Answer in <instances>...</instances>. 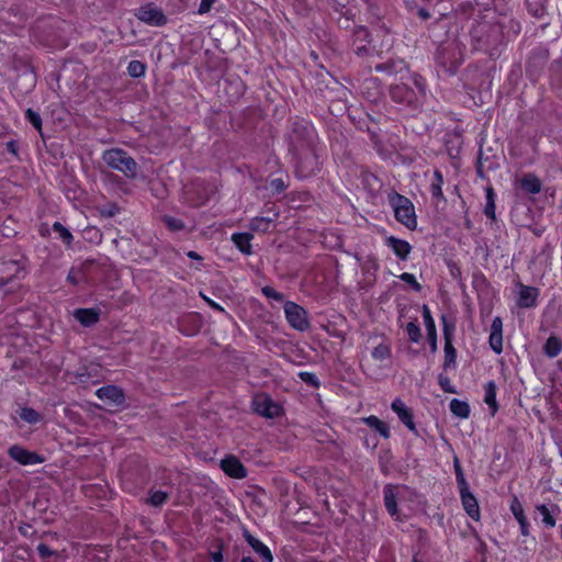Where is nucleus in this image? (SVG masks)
<instances>
[{"instance_id": "1", "label": "nucleus", "mask_w": 562, "mask_h": 562, "mask_svg": "<svg viewBox=\"0 0 562 562\" xmlns=\"http://www.w3.org/2000/svg\"><path fill=\"white\" fill-rule=\"evenodd\" d=\"M289 151L296 164V173L301 178H307L319 169V138L314 125L295 116L289 121L285 135Z\"/></svg>"}, {"instance_id": "2", "label": "nucleus", "mask_w": 562, "mask_h": 562, "mask_svg": "<svg viewBox=\"0 0 562 562\" xmlns=\"http://www.w3.org/2000/svg\"><path fill=\"white\" fill-rule=\"evenodd\" d=\"M470 36L475 50L486 52L491 56L499 46L505 45L504 25L496 21H477L472 25Z\"/></svg>"}, {"instance_id": "3", "label": "nucleus", "mask_w": 562, "mask_h": 562, "mask_svg": "<svg viewBox=\"0 0 562 562\" xmlns=\"http://www.w3.org/2000/svg\"><path fill=\"white\" fill-rule=\"evenodd\" d=\"M435 59L443 74L448 76L454 75L462 63L458 43L456 41L441 43L436 49Z\"/></svg>"}, {"instance_id": "4", "label": "nucleus", "mask_w": 562, "mask_h": 562, "mask_svg": "<svg viewBox=\"0 0 562 562\" xmlns=\"http://www.w3.org/2000/svg\"><path fill=\"white\" fill-rule=\"evenodd\" d=\"M102 160L111 169L122 172L125 177L134 179L138 172V164L122 148H110L103 151Z\"/></svg>"}, {"instance_id": "5", "label": "nucleus", "mask_w": 562, "mask_h": 562, "mask_svg": "<svg viewBox=\"0 0 562 562\" xmlns=\"http://www.w3.org/2000/svg\"><path fill=\"white\" fill-rule=\"evenodd\" d=\"M387 200L394 211L396 221L408 229H415L417 227V217L413 202L396 191L389 193Z\"/></svg>"}, {"instance_id": "6", "label": "nucleus", "mask_w": 562, "mask_h": 562, "mask_svg": "<svg viewBox=\"0 0 562 562\" xmlns=\"http://www.w3.org/2000/svg\"><path fill=\"white\" fill-rule=\"evenodd\" d=\"M441 323H442V331H443V339H445V359L442 363L443 370H448L451 368H456V361H457V350L452 344L454 330H456V324L453 321H450L446 315L441 316Z\"/></svg>"}, {"instance_id": "7", "label": "nucleus", "mask_w": 562, "mask_h": 562, "mask_svg": "<svg viewBox=\"0 0 562 562\" xmlns=\"http://www.w3.org/2000/svg\"><path fill=\"white\" fill-rule=\"evenodd\" d=\"M390 97L401 108L416 110L422 103L418 93L406 83L391 86Z\"/></svg>"}, {"instance_id": "8", "label": "nucleus", "mask_w": 562, "mask_h": 562, "mask_svg": "<svg viewBox=\"0 0 562 562\" xmlns=\"http://www.w3.org/2000/svg\"><path fill=\"white\" fill-rule=\"evenodd\" d=\"M549 49L542 46L533 48L526 61V75L536 81L544 70L549 60Z\"/></svg>"}, {"instance_id": "9", "label": "nucleus", "mask_w": 562, "mask_h": 562, "mask_svg": "<svg viewBox=\"0 0 562 562\" xmlns=\"http://www.w3.org/2000/svg\"><path fill=\"white\" fill-rule=\"evenodd\" d=\"M284 314L290 326L299 331H305L310 328L307 311L292 301L284 302Z\"/></svg>"}, {"instance_id": "10", "label": "nucleus", "mask_w": 562, "mask_h": 562, "mask_svg": "<svg viewBox=\"0 0 562 562\" xmlns=\"http://www.w3.org/2000/svg\"><path fill=\"white\" fill-rule=\"evenodd\" d=\"M255 412L266 418H276L283 414V408L274 402L269 395L261 394L255 396L252 401Z\"/></svg>"}, {"instance_id": "11", "label": "nucleus", "mask_w": 562, "mask_h": 562, "mask_svg": "<svg viewBox=\"0 0 562 562\" xmlns=\"http://www.w3.org/2000/svg\"><path fill=\"white\" fill-rule=\"evenodd\" d=\"M135 15L139 21L151 26H164L168 22L164 11L154 5V3L142 5L136 11Z\"/></svg>"}, {"instance_id": "12", "label": "nucleus", "mask_w": 562, "mask_h": 562, "mask_svg": "<svg viewBox=\"0 0 562 562\" xmlns=\"http://www.w3.org/2000/svg\"><path fill=\"white\" fill-rule=\"evenodd\" d=\"M95 395L105 404L120 407L125 404L124 391L116 385H104L95 391Z\"/></svg>"}, {"instance_id": "13", "label": "nucleus", "mask_w": 562, "mask_h": 562, "mask_svg": "<svg viewBox=\"0 0 562 562\" xmlns=\"http://www.w3.org/2000/svg\"><path fill=\"white\" fill-rule=\"evenodd\" d=\"M8 454L14 461L23 465L40 464L44 462V458L36 452L30 451L19 445L9 448Z\"/></svg>"}, {"instance_id": "14", "label": "nucleus", "mask_w": 562, "mask_h": 562, "mask_svg": "<svg viewBox=\"0 0 562 562\" xmlns=\"http://www.w3.org/2000/svg\"><path fill=\"white\" fill-rule=\"evenodd\" d=\"M23 266L18 260L0 259V286H4L20 277Z\"/></svg>"}, {"instance_id": "15", "label": "nucleus", "mask_w": 562, "mask_h": 562, "mask_svg": "<svg viewBox=\"0 0 562 562\" xmlns=\"http://www.w3.org/2000/svg\"><path fill=\"white\" fill-rule=\"evenodd\" d=\"M220 465L225 474L234 479H245L248 474V471L241 461L233 454L226 456L221 460Z\"/></svg>"}, {"instance_id": "16", "label": "nucleus", "mask_w": 562, "mask_h": 562, "mask_svg": "<svg viewBox=\"0 0 562 562\" xmlns=\"http://www.w3.org/2000/svg\"><path fill=\"white\" fill-rule=\"evenodd\" d=\"M391 408L393 409V412L396 413L397 417L400 418V420L411 430L413 431L416 436H418V431H417V428H416V425L414 423V415H413V412L411 408H408L405 403L400 400V398H395L392 404H391Z\"/></svg>"}, {"instance_id": "17", "label": "nucleus", "mask_w": 562, "mask_h": 562, "mask_svg": "<svg viewBox=\"0 0 562 562\" xmlns=\"http://www.w3.org/2000/svg\"><path fill=\"white\" fill-rule=\"evenodd\" d=\"M518 288L517 305L521 308L535 307L537 305L539 290L535 286L524 285L522 283H518Z\"/></svg>"}, {"instance_id": "18", "label": "nucleus", "mask_w": 562, "mask_h": 562, "mask_svg": "<svg viewBox=\"0 0 562 562\" xmlns=\"http://www.w3.org/2000/svg\"><path fill=\"white\" fill-rule=\"evenodd\" d=\"M460 497L465 513L474 520L480 519V507L476 497L470 492V487L460 488Z\"/></svg>"}, {"instance_id": "19", "label": "nucleus", "mask_w": 562, "mask_h": 562, "mask_svg": "<svg viewBox=\"0 0 562 562\" xmlns=\"http://www.w3.org/2000/svg\"><path fill=\"white\" fill-rule=\"evenodd\" d=\"M243 536L252 550L261 558L262 562L273 561L270 549L259 539L255 538L248 529H244Z\"/></svg>"}, {"instance_id": "20", "label": "nucleus", "mask_w": 562, "mask_h": 562, "mask_svg": "<svg viewBox=\"0 0 562 562\" xmlns=\"http://www.w3.org/2000/svg\"><path fill=\"white\" fill-rule=\"evenodd\" d=\"M423 317H424V323H425V327L427 330V339H428V342L430 346V351H431V353H436L437 352L436 324L432 318L431 312L426 304L423 305Z\"/></svg>"}, {"instance_id": "21", "label": "nucleus", "mask_w": 562, "mask_h": 562, "mask_svg": "<svg viewBox=\"0 0 562 562\" xmlns=\"http://www.w3.org/2000/svg\"><path fill=\"white\" fill-rule=\"evenodd\" d=\"M385 244L392 248L393 252L401 260H406L412 251V246L408 241L400 239L395 236L386 237Z\"/></svg>"}, {"instance_id": "22", "label": "nucleus", "mask_w": 562, "mask_h": 562, "mask_svg": "<svg viewBox=\"0 0 562 562\" xmlns=\"http://www.w3.org/2000/svg\"><path fill=\"white\" fill-rule=\"evenodd\" d=\"M510 512L513 513L514 517L516 518L520 526L521 535L525 537L529 536V522L525 515L522 504L519 502L516 495L513 496L510 503Z\"/></svg>"}, {"instance_id": "23", "label": "nucleus", "mask_w": 562, "mask_h": 562, "mask_svg": "<svg viewBox=\"0 0 562 562\" xmlns=\"http://www.w3.org/2000/svg\"><path fill=\"white\" fill-rule=\"evenodd\" d=\"M536 510L541 515L542 524L547 528H553L555 526V516L560 514V508L557 504H551L550 506L540 504L536 506Z\"/></svg>"}, {"instance_id": "24", "label": "nucleus", "mask_w": 562, "mask_h": 562, "mask_svg": "<svg viewBox=\"0 0 562 562\" xmlns=\"http://www.w3.org/2000/svg\"><path fill=\"white\" fill-rule=\"evenodd\" d=\"M74 317L85 327H91L100 319V311L97 308H77Z\"/></svg>"}, {"instance_id": "25", "label": "nucleus", "mask_w": 562, "mask_h": 562, "mask_svg": "<svg viewBox=\"0 0 562 562\" xmlns=\"http://www.w3.org/2000/svg\"><path fill=\"white\" fill-rule=\"evenodd\" d=\"M376 72H384L389 76L396 75L403 71H407V65L402 59H389L384 63L376 64L374 66Z\"/></svg>"}, {"instance_id": "26", "label": "nucleus", "mask_w": 562, "mask_h": 562, "mask_svg": "<svg viewBox=\"0 0 562 562\" xmlns=\"http://www.w3.org/2000/svg\"><path fill=\"white\" fill-rule=\"evenodd\" d=\"M254 238L252 234L243 232V233H234L232 235V241L238 248L240 252L244 255L252 254L251 239Z\"/></svg>"}, {"instance_id": "27", "label": "nucleus", "mask_w": 562, "mask_h": 562, "mask_svg": "<svg viewBox=\"0 0 562 562\" xmlns=\"http://www.w3.org/2000/svg\"><path fill=\"white\" fill-rule=\"evenodd\" d=\"M396 487L392 484H387L384 486L383 495H384V506L387 513L395 517L398 515L397 503H396Z\"/></svg>"}, {"instance_id": "28", "label": "nucleus", "mask_w": 562, "mask_h": 562, "mask_svg": "<svg viewBox=\"0 0 562 562\" xmlns=\"http://www.w3.org/2000/svg\"><path fill=\"white\" fill-rule=\"evenodd\" d=\"M484 402L491 411V415L494 416L498 411V403L496 401L497 385L494 381H488L484 385Z\"/></svg>"}, {"instance_id": "29", "label": "nucleus", "mask_w": 562, "mask_h": 562, "mask_svg": "<svg viewBox=\"0 0 562 562\" xmlns=\"http://www.w3.org/2000/svg\"><path fill=\"white\" fill-rule=\"evenodd\" d=\"M179 327L181 333L187 336H192L199 331L201 321L196 315H188L180 321Z\"/></svg>"}, {"instance_id": "30", "label": "nucleus", "mask_w": 562, "mask_h": 562, "mask_svg": "<svg viewBox=\"0 0 562 562\" xmlns=\"http://www.w3.org/2000/svg\"><path fill=\"white\" fill-rule=\"evenodd\" d=\"M362 422L368 425L370 428H373L378 431L384 439H389L391 436L390 428L386 423L379 419L376 416L371 415L362 418Z\"/></svg>"}, {"instance_id": "31", "label": "nucleus", "mask_w": 562, "mask_h": 562, "mask_svg": "<svg viewBox=\"0 0 562 562\" xmlns=\"http://www.w3.org/2000/svg\"><path fill=\"white\" fill-rule=\"evenodd\" d=\"M521 189L528 193L537 194L541 191L542 183L538 177L528 173L521 178Z\"/></svg>"}, {"instance_id": "32", "label": "nucleus", "mask_w": 562, "mask_h": 562, "mask_svg": "<svg viewBox=\"0 0 562 562\" xmlns=\"http://www.w3.org/2000/svg\"><path fill=\"white\" fill-rule=\"evenodd\" d=\"M449 407L450 412L458 418L467 419L470 416V405L465 401L452 398Z\"/></svg>"}, {"instance_id": "33", "label": "nucleus", "mask_w": 562, "mask_h": 562, "mask_svg": "<svg viewBox=\"0 0 562 562\" xmlns=\"http://www.w3.org/2000/svg\"><path fill=\"white\" fill-rule=\"evenodd\" d=\"M562 350V341L557 336H550L544 346H543V352L549 358H555Z\"/></svg>"}, {"instance_id": "34", "label": "nucleus", "mask_w": 562, "mask_h": 562, "mask_svg": "<svg viewBox=\"0 0 562 562\" xmlns=\"http://www.w3.org/2000/svg\"><path fill=\"white\" fill-rule=\"evenodd\" d=\"M443 184V176L439 170L434 171V181L430 186V193L434 199L446 201L443 193H442V187Z\"/></svg>"}, {"instance_id": "35", "label": "nucleus", "mask_w": 562, "mask_h": 562, "mask_svg": "<svg viewBox=\"0 0 562 562\" xmlns=\"http://www.w3.org/2000/svg\"><path fill=\"white\" fill-rule=\"evenodd\" d=\"M498 22L504 25L505 43L520 33L521 26L517 20L508 19L507 21Z\"/></svg>"}, {"instance_id": "36", "label": "nucleus", "mask_w": 562, "mask_h": 562, "mask_svg": "<svg viewBox=\"0 0 562 562\" xmlns=\"http://www.w3.org/2000/svg\"><path fill=\"white\" fill-rule=\"evenodd\" d=\"M486 192V203L484 207V214L486 217L491 218L492 221H496V214H495V193L492 187H487L485 189Z\"/></svg>"}, {"instance_id": "37", "label": "nucleus", "mask_w": 562, "mask_h": 562, "mask_svg": "<svg viewBox=\"0 0 562 562\" xmlns=\"http://www.w3.org/2000/svg\"><path fill=\"white\" fill-rule=\"evenodd\" d=\"M19 416L22 420L32 425L37 424L43 419L42 415L32 407L20 408Z\"/></svg>"}, {"instance_id": "38", "label": "nucleus", "mask_w": 562, "mask_h": 562, "mask_svg": "<svg viewBox=\"0 0 562 562\" xmlns=\"http://www.w3.org/2000/svg\"><path fill=\"white\" fill-rule=\"evenodd\" d=\"M272 220L267 217H255L250 221L249 227L251 231L266 233L270 229Z\"/></svg>"}, {"instance_id": "39", "label": "nucleus", "mask_w": 562, "mask_h": 562, "mask_svg": "<svg viewBox=\"0 0 562 562\" xmlns=\"http://www.w3.org/2000/svg\"><path fill=\"white\" fill-rule=\"evenodd\" d=\"M146 65L140 60H132L127 66V74L133 78H140L145 75Z\"/></svg>"}, {"instance_id": "40", "label": "nucleus", "mask_w": 562, "mask_h": 562, "mask_svg": "<svg viewBox=\"0 0 562 562\" xmlns=\"http://www.w3.org/2000/svg\"><path fill=\"white\" fill-rule=\"evenodd\" d=\"M53 231L55 233H58L60 239L68 246L71 245L72 243V234L70 233V231L68 228H66L61 223L59 222H55L53 224Z\"/></svg>"}, {"instance_id": "41", "label": "nucleus", "mask_w": 562, "mask_h": 562, "mask_svg": "<svg viewBox=\"0 0 562 562\" xmlns=\"http://www.w3.org/2000/svg\"><path fill=\"white\" fill-rule=\"evenodd\" d=\"M161 221L171 232H179L186 227L182 220L170 215H164Z\"/></svg>"}, {"instance_id": "42", "label": "nucleus", "mask_w": 562, "mask_h": 562, "mask_svg": "<svg viewBox=\"0 0 562 562\" xmlns=\"http://www.w3.org/2000/svg\"><path fill=\"white\" fill-rule=\"evenodd\" d=\"M453 469H454L456 480H457L459 490L460 488L465 490V487H468L469 484L464 477V473H463L460 460L457 457H454V459H453Z\"/></svg>"}, {"instance_id": "43", "label": "nucleus", "mask_w": 562, "mask_h": 562, "mask_svg": "<svg viewBox=\"0 0 562 562\" xmlns=\"http://www.w3.org/2000/svg\"><path fill=\"white\" fill-rule=\"evenodd\" d=\"M169 498V494L164 491H151L150 496L148 498V503L154 507H159L164 505Z\"/></svg>"}, {"instance_id": "44", "label": "nucleus", "mask_w": 562, "mask_h": 562, "mask_svg": "<svg viewBox=\"0 0 562 562\" xmlns=\"http://www.w3.org/2000/svg\"><path fill=\"white\" fill-rule=\"evenodd\" d=\"M488 344L496 355H501L503 352V333H491Z\"/></svg>"}, {"instance_id": "45", "label": "nucleus", "mask_w": 562, "mask_h": 562, "mask_svg": "<svg viewBox=\"0 0 562 562\" xmlns=\"http://www.w3.org/2000/svg\"><path fill=\"white\" fill-rule=\"evenodd\" d=\"M372 357L375 360H386L391 357V348L386 344H380L372 350Z\"/></svg>"}, {"instance_id": "46", "label": "nucleus", "mask_w": 562, "mask_h": 562, "mask_svg": "<svg viewBox=\"0 0 562 562\" xmlns=\"http://www.w3.org/2000/svg\"><path fill=\"white\" fill-rule=\"evenodd\" d=\"M406 331L409 337V340L413 342H419L422 339V330L419 325L416 322H409L406 325Z\"/></svg>"}, {"instance_id": "47", "label": "nucleus", "mask_w": 562, "mask_h": 562, "mask_svg": "<svg viewBox=\"0 0 562 562\" xmlns=\"http://www.w3.org/2000/svg\"><path fill=\"white\" fill-rule=\"evenodd\" d=\"M438 15L439 19L441 18H445L448 15V12L441 10V9H438V8H432V12L429 11V9H426V8H419L418 11H417V15L422 19V20H428L430 19L431 16L434 15Z\"/></svg>"}, {"instance_id": "48", "label": "nucleus", "mask_w": 562, "mask_h": 562, "mask_svg": "<svg viewBox=\"0 0 562 562\" xmlns=\"http://www.w3.org/2000/svg\"><path fill=\"white\" fill-rule=\"evenodd\" d=\"M25 117L33 125V127L42 134V117L40 113L33 111L32 109H27L25 111Z\"/></svg>"}, {"instance_id": "49", "label": "nucleus", "mask_w": 562, "mask_h": 562, "mask_svg": "<svg viewBox=\"0 0 562 562\" xmlns=\"http://www.w3.org/2000/svg\"><path fill=\"white\" fill-rule=\"evenodd\" d=\"M299 378L308 386L318 389L321 385L318 378L313 372L302 371L299 373Z\"/></svg>"}, {"instance_id": "50", "label": "nucleus", "mask_w": 562, "mask_h": 562, "mask_svg": "<svg viewBox=\"0 0 562 562\" xmlns=\"http://www.w3.org/2000/svg\"><path fill=\"white\" fill-rule=\"evenodd\" d=\"M438 384L440 385L442 391L446 393H451V394L457 393L456 387L451 384L450 378L445 375L443 373H440L438 375Z\"/></svg>"}, {"instance_id": "51", "label": "nucleus", "mask_w": 562, "mask_h": 562, "mask_svg": "<svg viewBox=\"0 0 562 562\" xmlns=\"http://www.w3.org/2000/svg\"><path fill=\"white\" fill-rule=\"evenodd\" d=\"M261 292L262 294L268 297V299H271V300H274V301H278V302H283L284 301V295L283 293L281 292H278L277 290H274L272 286L270 285H266L261 289Z\"/></svg>"}, {"instance_id": "52", "label": "nucleus", "mask_w": 562, "mask_h": 562, "mask_svg": "<svg viewBox=\"0 0 562 562\" xmlns=\"http://www.w3.org/2000/svg\"><path fill=\"white\" fill-rule=\"evenodd\" d=\"M398 278L405 283L409 284L415 292L422 291V285L417 282L414 274L404 272Z\"/></svg>"}, {"instance_id": "53", "label": "nucleus", "mask_w": 562, "mask_h": 562, "mask_svg": "<svg viewBox=\"0 0 562 562\" xmlns=\"http://www.w3.org/2000/svg\"><path fill=\"white\" fill-rule=\"evenodd\" d=\"M475 171H476L477 177H480L483 180L486 179V171L487 170H486L485 164L483 161V151H482V149H480L479 154H477Z\"/></svg>"}, {"instance_id": "54", "label": "nucleus", "mask_w": 562, "mask_h": 562, "mask_svg": "<svg viewBox=\"0 0 562 562\" xmlns=\"http://www.w3.org/2000/svg\"><path fill=\"white\" fill-rule=\"evenodd\" d=\"M37 552H38V555L42 558V559H46V558H50V557H59V553L55 550H52L47 544L45 543H40L37 546Z\"/></svg>"}, {"instance_id": "55", "label": "nucleus", "mask_w": 562, "mask_h": 562, "mask_svg": "<svg viewBox=\"0 0 562 562\" xmlns=\"http://www.w3.org/2000/svg\"><path fill=\"white\" fill-rule=\"evenodd\" d=\"M413 83L417 88L416 92L418 93L419 100H422V98L426 93V85H425L424 78L418 76V75H414L413 76Z\"/></svg>"}, {"instance_id": "56", "label": "nucleus", "mask_w": 562, "mask_h": 562, "mask_svg": "<svg viewBox=\"0 0 562 562\" xmlns=\"http://www.w3.org/2000/svg\"><path fill=\"white\" fill-rule=\"evenodd\" d=\"M269 187L273 193H281L286 189V184L281 178L272 179L269 183Z\"/></svg>"}, {"instance_id": "57", "label": "nucleus", "mask_w": 562, "mask_h": 562, "mask_svg": "<svg viewBox=\"0 0 562 562\" xmlns=\"http://www.w3.org/2000/svg\"><path fill=\"white\" fill-rule=\"evenodd\" d=\"M527 3H528L529 12L533 16L541 18L546 13V8L542 4L532 7V3L530 2V0H527Z\"/></svg>"}, {"instance_id": "58", "label": "nucleus", "mask_w": 562, "mask_h": 562, "mask_svg": "<svg viewBox=\"0 0 562 562\" xmlns=\"http://www.w3.org/2000/svg\"><path fill=\"white\" fill-rule=\"evenodd\" d=\"M216 0H201L200 7L198 9L199 14H205L207 13L212 5L215 3Z\"/></svg>"}, {"instance_id": "59", "label": "nucleus", "mask_w": 562, "mask_h": 562, "mask_svg": "<svg viewBox=\"0 0 562 562\" xmlns=\"http://www.w3.org/2000/svg\"><path fill=\"white\" fill-rule=\"evenodd\" d=\"M491 333H503V321L499 316L494 317L492 321Z\"/></svg>"}, {"instance_id": "60", "label": "nucleus", "mask_w": 562, "mask_h": 562, "mask_svg": "<svg viewBox=\"0 0 562 562\" xmlns=\"http://www.w3.org/2000/svg\"><path fill=\"white\" fill-rule=\"evenodd\" d=\"M5 148H7V150H8L10 154H12V155H14L15 157H18V153H19V143H18V140H15V139H11V140H9V142H7V144H5Z\"/></svg>"}, {"instance_id": "61", "label": "nucleus", "mask_w": 562, "mask_h": 562, "mask_svg": "<svg viewBox=\"0 0 562 562\" xmlns=\"http://www.w3.org/2000/svg\"><path fill=\"white\" fill-rule=\"evenodd\" d=\"M483 161L485 164V168H486L487 171L496 170L499 167L498 161H492L490 159V157H484L483 156Z\"/></svg>"}, {"instance_id": "62", "label": "nucleus", "mask_w": 562, "mask_h": 562, "mask_svg": "<svg viewBox=\"0 0 562 562\" xmlns=\"http://www.w3.org/2000/svg\"><path fill=\"white\" fill-rule=\"evenodd\" d=\"M222 550H223V544L221 542L218 544V550L211 553L213 562H223L224 561Z\"/></svg>"}, {"instance_id": "63", "label": "nucleus", "mask_w": 562, "mask_h": 562, "mask_svg": "<svg viewBox=\"0 0 562 562\" xmlns=\"http://www.w3.org/2000/svg\"><path fill=\"white\" fill-rule=\"evenodd\" d=\"M78 274H80L79 271H75V269H71L67 276V281L74 285H77L79 283Z\"/></svg>"}, {"instance_id": "64", "label": "nucleus", "mask_w": 562, "mask_h": 562, "mask_svg": "<svg viewBox=\"0 0 562 562\" xmlns=\"http://www.w3.org/2000/svg\"><path fill=\"white\" fill-rule=\"evenodd\" d=\"M32 529V526L30 524H22L21 526H19L18 530L19 532L24 536V537H29V531Z\"/></svg>"}]
</instances>
